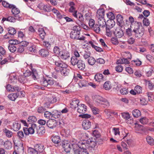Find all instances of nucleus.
<instances>
[{
  "label": "nucleus",
  "mask_w": 154,
  "mask_h": 154,
  "mask_svg": "<svg viewBox=\"0 0 154 154\" xmlns=\"http://www.w3.org/2000/svg\"><path fill=\"white\" fill-rule=\"evenodd\" d=\"M30 68L31 71L27 70L24 73L23 75H19L18 77L19 81L21 83H23L26 80V77L31 76L34 80H37L39 78L36 69L33 68L32 64H30Z\"/></svg>",
  "instance_id": "obj_1"
},
{
  "label": "nucleus",
  "mask_w": 154,
  "mask_h": 154,
  "mask_svg": "<svg viewBox=\"0 0 154 154\" xmlns=\"http://www.w3.org/2000/svg\"><path fill=\"white\" fill-rule=\"evenodd\" d=\"M130 27L133 29V32L135 33L134 35L136 37L140 38L143 35L144 29L141 23L135 22L131 24Z\"/></svg>",
  "instance_id": "obj_2"
},
{
  "label": "nucleus",
  "mask_w": 154,
  "mask_h": 154,
  "mask_svg": "<svg viewBox=\"0 0 154 154\" xmlns=\"http://www.w3.org/2000/svg\"><path fill=\"white\" fill-rule=\"evenodd\" d=\"M95 100L96 103L99 104H104L106 107L109 106V103L105 98L99 95H96L94 96Z\"/></svg>",
  "instance_id": "obj_3"
},
{
  "label": "nucleus",
  "mask_w": 154,
  "mask_h": 154,
  "mask_svg": "<svg viewBox=\"0 0 154 154\" xmlns=\"http://www.w3.org/2000/svg\"><path fill=\"white\" fill-rule=\"evenodd\" d=\"M70 145V143L68 141L65 140L62 142L61 145L65 151L68 153L69 152L71 149V146H72Z\"/></svg>",
  "instance_id": "obj_4"
},
{
  "label": "nucleus",
  "mask_w": 154,
  "mask_h": 154,
  "mask_svg": "<svg viewBox=\"0 0 154 154\" xmlns=\"http://www.w3.org/2000/svg\"><path fill=\"white\" fill-rule=\"evenodd\" d=\"M72 146L74 149V147L75 146L76 147H77V146L79 147L81 149H86L88 148L90 146L89 143H88L86 141H81L78 145L74 144V145H72Z\"/></svg>",
  "instance_id": "obj_5"
},
{
  "label": "nucleus",
  "mask_w": 154,
  "mask_h": 154,
  "mask_svg": "<svg viewBox=\"0 0 154 154\" xmlns=\"http://www.w3.org/2000/svg\"><path fill=\"white\" fill-rule=\"evenodd\" d=\"M59 56L62 59L66 60L70 57V54L66 50H62L60 52Z\"/></svg>",
  "instance_id": "obj_6"
},
{
  "label": "nucleus",
  "mask_w": 154,
  "mask_h": 154,
  "mask_svg": "<svg viewBox=\"0 0 154 154\" xmlns=\"http://www.w3.org/2000/svg\"><path fill=\"white\" fill-rule=\"evenodd\" d=\"M46 125L50 128L53 129L57 126V122L55 119H49L47 122Z\"/></svg>",
  "instance_id": "obj_7"
},
{
  "label": "nucleus",
  "mask_w": 154,
  "mask_h": 154,
  "mask_svg": "<svg viewBox=\"0 0 154 154\" xmlns=\"http://www.w3.org/2000/svg\"><path fill=\"white\" fill-rule=\"evenodd\" d=\"M41 10H43L45 11L49 12L51 11L50 7L48 6L44 3L41 2H40L37 6Z\"/></svg>",
  "instance_id": "obj_8"
},
{
  "label": "nucleus",
  "mask_w": 154,
  "mask_h": 154,
  "mask_svg": "<svg viewBox=\"0 0 154 154\" xmlns=\"http://www.w3.org/2000/svg\"><path fill=\"white\" fill-rule=\"evenodd\" d=\"M15 151L14 152L13 154H18L19 152L23 151L24 148L23 144H20L19 145H16L14 147Z\"/></svg>",
  "instance_id": "obj_9"
},
{
  "label": "nucleus",
  "mask_w": 154,
  "mask_h": 154,
  "mask_svg": "<svg viewBox=\"0 0 154 154\" xmlns=\"http://www.w3.org/2000/svg\"><path fill=\"white\" fill-rule=\"evenodd\" d=\"M114 33L117 37L119 38L122 37L124 35L123 31L120 27L116 28Z\"/></svg>",
  "instance_id": "obj_10"
},
{
  "label": "nucleus",
  "mask_w": 154,
  "mask_h": 154,
  "mask_svg": "<svg viewBox=\"0 0 154 154\" xmlns=\"http://www.w3.org/2000/svg\"><path fill=\"white\" fill-rule=\"evenodd\" d=\"M91 123L88 120H84L82 122V126L85 130L89 129L91 127Z\"/></svg>",
  "instance_id": "obj_11"
},
{
  "label": "nucleus",
  "mask_w": 154,
  "mask_h": 154,
  "mask_svg": "<svg viewBox=\"0 0 154 154\" xmlns=\"http://www.w3.org/2000/svg\"><path fill=\"white\" fill-rule=\"evenodd\" d=\"M77 111L80 113H85L87 110V106L84 104L79 105L78 106Z\"/></svg>",
  "instance_id": "obj_12"
},
{
  "label": "nucleus",
  "mask_w": 154,
  "mask_h": 154,
  "mask_svg": "<svg viewBox=\"0 0 154 154\" xmlns=\"http://www.w3.org/2000/svg\"><path fill=\"white\" fill-rule=\"evenodd\" d=\"M21 128V124L17 121L14 122L11 126V128L14 131H18Z\"/></svg>",
  "instance_id": "obj_13"
},
{
  "label": "nucleus",
  "mask_w": 154,
  "mask_h": 154,
  "mask_svg": "<svg viewBox=\"0 0 154 154\" xmlns=\"http://www.w3.org/2000/svg\"><path fill=\"white\" fill-rule=\"evenodd\" d=\"M131 58V55H130V57L126 58H123L118 60L117 61L118 64H128L129 63V61Z\"/></svg>",
  "instance_id": "obj_14"
},
{
  "label": "nucleus",
  "mask_w": 154,
  "mask_h": 154,
  "mask_svg": "<svg viewBox=\"0 0 154 154\" xmlns=\"http://www.w3.org/2000/svg\"><path fill=\"white\" fill-rule=\"evenodd\" d=\"M79 103V100L74 98L70 103V107L73 109H75L78 106Z\"/></svg>",
  "instance_id": "obj_15"
},
{
  "label": "nucleus",
  "mask_w": 154,
  "mask_h": 154,
  "mask_svg": "<svg viewBox=\"0 0 154 154\" xmlns=\"http://www.w3.org/2000/svg\"><path fill=\"white\" fill-rule=\"evenodd\" d=\"M77 11H75V13H72V15L75 17L77 18L82 23L84 21V18L82 14L80 13L77 14Z\"/></svg>",
  "instance_id": "obj_16"
},
{
  "label": "nucleus",
  "mask_w": 154,
  "mask_h": 154,
  "mask_svg": "<svg viewBox=\"0 0 154 154\" xmlns=\"http://www.w3.org/2000/svg\"><path fill=\"white\" fill-rule=\"evenodd\" d=\"M23 130L25 134L26 135H29V134H33L35 132V130L30 126L29 128H24Z\"/></svg>",
  "instance_id": "obj_17"
},
{
  "label": "nucleus",
  "mask_w": 154,
  "mask_h": 154,
  "mask_svg": "<svg viewBox=\"0 0 154 154\" xmlns=\"http://www.w3.org/2000/svg\"><path fill=\"white\" fill-rule=\"evenodd\" d=\"M45 132V130L44 127L40 125L38 126L36 133L38 135L42 136L44 135Z\"/></svg>",
  "instance_id": "obj_18"
},
{
  "label": "nucleus",
  "mask_w": 154,
  "mask_h": 154,
  "mask_svg": "<svg viewBox=\"0 0 154 154\" xmlns=\"http://www.w3.org/2000/svg\"><path fill=\"white\" fill-rule=\"evenodd\" d=\"M34 148H35L38 153L43 152L45 149L44 145L40 144H36Z\"/></svg>",
  "instance_id": "obj_19"
},
{
  "label": "nucleus",
  "mask_w": 154,
  "mask_h": 154,
  "mask_svg": "<svg viewBox=\"0 0 154 154\" xmlns=\"http://www.w3.org/2000/svg\"><path fill=\"white\" fill-rule=\"evenodd\" d=\"M98 23L101 28L105 27L106 24V22L103 17H99L98 19Z\"/></svg>",
  "instance_id": "obj_20"
},
{
  "label": "nucleus",
  "mask_w": 154,
  "mask_h": 154,
  "mask_svg": "<svg viewBox=\"0 0 154 154\" xmlns=\"http://www.w3.org/2000/svg\"><path fill=\"white\" fill-rule=\"evenodd\" d=\"M39 54L42 57H45L48 56L49 52L48 50L42 49L39 51Z\"/></svg>",
  "instance_id": "obj_21"
},
{
  "label": "nucleus",
  "mask_w": 154,
  "mask_h": 154,
  "mask_svg": "<svg viewBox=\"0 0 154 154\" xmlns=\"http://www.w3.org/2000/svg\"><path fill=\"white\" fill-rule=\"evenodd\" d=\"M51 138L53 142L55 144H58V145L61 141L60 137L58 136L53 135Z\"/></svg>",
  "instance_id": "obj_22"
},
{
  "label": "nucleus",
  "mask_w": 154,
  "mask_h": 154,
  "mask_svg": "<svg viewBox=\"0 0 154 154\" xmlns=\"http://www.w3.org/2000/svg\"><path fill=\"white\" fill-rule=\"evenodd\" d=\"M78 68L80 70H83L85 68V64L84 62L82 60H79V61L77 63Z\"/></svg>",
  "instance_id": "obj_23"
},
{
  "label": "nucleus",
  "mask_w": 154,
  "mask_h": 154,
  "mask_svg": "<svg viewBox=\"0 0 154 154\" xmlns=\"http://www.w3.org/2000/svg\"><path fill=\"white\" fill-rule=\"evenodd\" d=\"M8 34H7L4 36V38H8V37L7 36L8 35L10 34L11 35H13L15 34L16 33V30L14 28L12 27H10L9 28L8 30Z\"/></svg>",
  "instance_id": "obj_24"
},
{
  "label": "nucleus",
  "mask_w": 154,
  "mask_h": 154,
  "mask_svg": "<svg viewBox=\"0 0 154 154\" xmlns=\"http://www.w3.org/2000/svg\"><path fill=\"white\" fill-rule=\"evenodd\" d=\"M115 24V22L113 20H109L106 23V27L112 28L114 26Z\"/></svg>",
  "instance_id": "obj_25"
},
{
  "label": "nucleus",
  "mask_w": 154,
  "mask_h": 154,
  "mask_svg": "<svg viewBox=\"0 0 154 154\" xmlns=\"http://www.w3.org/2000/svg\"><path fill=\"white\" fill-rule=\"evenodd\" d=\"M69 5L70 6L69 9V11L70 13H75V11H77L75 10V4L73 2H70L69 4Z\"/></svg>",
  "instance_id": "obj_26"
},
{
  "label": "nucleus",
  "mask_w": 154,
  "mask_h": 154,
  "mask_svg": "<svg viewBox=\"0 0 154 154\" xmlns=\"http://www.w3.org/2000/svg\"><path fill=\"white\" fill-rule=\"evenodd\" d=\"M55 64L57 66L61 68L67 67V65L66 64L60 60L57 61V62L55 63Z\"/></svg>",
  "instance_id": "obj_27"
},
{
  "label": "nucleus",
  "mask_w": 154,
  "mask_h": 154,
  "mask_svg": "<svg viewBox=\"0 0 154 154\" xmlns=\"http://www.w3.org/2000/svg\"><path fill=\"white\" fill-rule=\"evenodd\" d=\"M116 18L118 22V24L120 26H122L123 19V17L121 15L118 14L117 15Z\"/></svg>",
  "instance_id": "obj_28"
},
{
  "label": "nucleus",
  "mask_w": 154,
  "mask_h": 154,
  "mask_svg": "<svg viewBox=\"0 0 154 154\" xmlns=\"http://www.w3.org/2000/svg\"><path fill=\"white\" fill-rule=\"evenodd\" d=\"M19 95V93H11L9 94L8 96V98L12 101H15Z\"/></svg>",
  "instance_id": "obj_29"
},
{
  "label": "nucleus",
  "mask_w": 154,
  "mask_h": 154,
  "mask_svg": "<svg viewBox=\"0 0 154 154\" xmlns=\"http://www.w3.org/2000/svg\"><path fill=\"white\" fill-rule=\"evenodd\" d=\"M37 121L36 117L34 116H30L27 119V122L29 124L34 123Z\"/></svg>",
  "instance_id": "obj_30"
},
{
  "label": "nucleus",
  "mask_w": 154,
  "mask_h": 154,
  "mask_svg": "<svg viewBox=\"0 0 154 154\" xmlns=\"http://www.w3.org/2000/svg\"><path fill=\"white\" fill-rule=\"evenodd\" d=\"M104 9H99L97 11V16L98 18L103 17L104 15Z\"/></svg>",
  "instance_id": "obj_31"
},
{
  "label": "nucleus",
  "mask_w": 154,
  "mask_h": 154,
  "mask_svg": "<svg viewBox=\"0 0 154 154\" xmlns=\"http://www.w3.org/2000/svg\"><path fill=\"white\" fill-rule=\"evenodd\" d=\"M11 8V12L15 15H17L20 13V11L19 9L16 8V7L14 5L13 6H12Z\"/></svg>",
  "instance_id": "obj_32"
},
{
  "label": "nucleus",
  "mask_w": 154,
  "mask_h": 154,
  "mask_svg": "<svg viewBox=\"0 0 154 154\" xmlns=\"http://www.w3.org/2000/svg\"><path fill=\"white\" fill-rule=\"evenodd\" d=\"M61 73L64 76L68 75L69 73V70L66 68V67L63 68L61 70Z\"/></svg>",
  "instance_id": "obj_33"
},
{
  "label": "nucleus",
  "mask_w": 154,
  "mask_h": 154,
  "mask_svg": "<svg viewBox=\"0 0 154 154\" xmlns=\"http://www.w3.org/2000/svg\"><path fill=\"white\" fill-rule=\"evenodd\" d=\"M3 132L5 133L6 136L8 137H11L13 135V132L5 128L3 129Z\"/></svg>",
  "instance_id": "obj_34"
},
{
  "label": "nucleus",
  "mask_w": 154,
  "mask_h": 154,
  "mask_svg": "<svg viewBox=\"0 0 154 154\" xmlns=\"http://www.w3.org/2000/svg\"><path fill=\"white\" fill-rule=\"evenodd\" d=\"M132 113L133 116L135 118L138 117L141 114L140 112L138 109L134 110L132 112Z\"/></svg>",
  "instance_id": "obj_35"
},
{
  "label": "nucleus",
  "mask_w": 154,
  "mask_h": 154,
  "mask_svg": "<svg viewBox=\"0 0 154 154\" xmlns=\"http://www.w3.org/2000/svg\"><path fill=\"white\" fill-rule=\"evenodd\" d=\"M103 78V75L102 74L97 73L95 76L94 79L98 82H100Z\"/></svg>",
  "instance_id": "obj_36"
},
{
  "label": "nucleus",
  "mask_w": 154,
  "mask_h": 154,
  "mask_svg": "<svg viewBox=\"0 0 154 154\" xmlns=\"http://www.w3.org/2000/svg\"><path fill=\"white\" fill-rule=\"evenodd\" d=\"M4 145L5 148L8 149H11L12 147V143L11 141L8 140L4 142Z\"/></svg>",
  "instance_id": "obj_37"
},
{
  "label": "nucleus",
  "mask_w": 154,
  "mask_h": 154,
  "mask_svg": "<svg viewBox=\"0 0 154 154\" xmlns=\"http://www.w3.org/2000/svg\"><path fill=\"white\" fill-rule=\"evenodd\" d=\"M135 129L136 130L139 131L140 132H145V128L143 127L141 125H136Z\"/></svg>",
  "instance_id": "obj_38"
},
{
  "label": "nucleus",
  "mask_w": 154,
  "mask_h": 154,
  "mask_svg": "<svg viewBox=\"0 0 154 154\" xmlns=\"http://www.w3.org/2000/svg\"><path fill=\"white\" fill-rule=\"evenodd\" d=\"M80 32H71L70 33V37L72 39H75L79 35Z\"/></svg>",
  "instance_id": "obj_39"
},
{
  "label": "nucleus",
  "mask_w": 154,
  "mask_h": 154,
  "mask_svg": "<svg viewBox=\"0 0 154 154\" xmlns=\"http://www.w3.org/2000/svg\"><path fill=\"white\" fill-rule=\"evenodd\" d=\"M15 17L9 16L8 17V21L11 22H14L16 20H20V17L19 16H14Z\"/></svg>",
  "instance_id": "obj_40"
},
{
  "label": "nucleus",
  "mask_w": 154,
  "mask_h": 154,
  "mask_svg": "<svg viewBox=\"0 0 154 154\" xmlns=\"http://www.w3.org/2000/svg\"><path fill=\"white\" fill-rule=\"evenodd\" d=\"M79 61L77 59V58L75 56H72L71 59V63L72 64L73 66L76 65L77 63Z\"/></svg>",
  "instance_id": "obj_41"
},
{
  "label": "nucleus",
  "mask_w": 154,
  "mask_h": 154,
  "mask_svg": "<svg viewBox=\"0 0 154 154\" xmlns=\"http://www.w3.org/2000/svg\"><path fill=\"white\" fill-rule=\"evenodd\" d=\"M96 62V60L92 57H89L88 60V64L92 66L94 65Z\"/></svg>",
  "instance_id": "obj_42"
},
{
  "label": "nucleus",
  "mask_w": 154,
  "mask_h": 154,
  "mask_svg": "<svg viewBox=\"0 0 154 154\" xmlns=\"http://www.w3.org/2000/svg\"><path fill=\"white\" fill-rule=\"evenodd\" d=\"M48 101L49 103H53L57 101V99L56 97L54 96H51L47 98Z\"/></svg>",
  "instance_id": "obj_43"
},
{
  "label": "nucleus",
  "mask_w": 154,
  "mask_h": 154,
  "mask_svg": "<svg viewBox=\"0 0 154 154\" xmlns=\"http://www.w3.org/2000/svg\"><path fill=\"white\" fill-rule=\"evenodd\" d=\"M44 115L45 117L47 119H51L54 117L52 113L48 111L45 112Z\"/></svg>",
  "instance_id": "obj_44"
},
{
  "label": "nucleus",
  "mask_w": 154,
  "mask_h": 154,
  "mask_svg": "<svg viewBox=\"0 0 154 154\" xmlns=\"http://www.w3.org/2000/svg\"><path fill=\"white\" fill-rule=\"evenodd\" d=\"M28 152L29 154H38L35 148L29 147L28 149Z\"/></svg>",
  "instance_id": "obj_45"
},
{
  "label": "nucleus",
  "mask_w": 154,
  "mask_h": 154,
  "mask_svg": "<svg viewBox=\"0 0 154 154\" xmlns=\"http://www.w3.org/2000/svg\"><path fill=\"white\" fill-rule=\"evenodd\" d=\"M111 82L109 81H106L104 84V88L106 90H110L111 88Z\"/></svg>",
  "instance_id": "obj_46"
},
{
  "label": "nucleus",
  "mask_w": 154,
  "mask_h": 154,
  "mask_svg": "<svg viewBox=\"0 0 154 154\" xmlns=\"http://www.w3.org/2000/svg\"><path fill=\"white\" fill-rule=\"evenodd\" d=\"M89 43L91 44V47L93 48H94L98 52H101L103 51V49L102 48L96 46L92 42H90Z\"/></svg>",
  "instance_id": "obj_47"
},
{
  "label": "nucleus",
  "mask_w": 154,
  "mask_h": 154,
  "mask_svg": "<svg viewBox=\"0 0 154 154\" xmlns=\"http://www.w3.org/2000/svg\"><path fill=\"white\" fill-rule=\"evenodd\" d=\"M76 154H89L88 151L86 149H82L80 150H76Z\"/></svg>",
  "instance_id": "obj_48"
},
{
  "label": "nucleus",
  "mask_w": 154,
  "mask_h": 154,
  "mask_svg": "<svg viewBox=\"0 0 154 154\" xmlns=\"http://www.w3.org/2000/svg\"><path fill=\"white\" fill-rule=\"evenodd\" d=\"M58 57L56 55L52 56L50 58V60L51 63L52 64L54 63L57 61V60L58 59Z\"/></svg>",
  "instance_id": "obj_49"
},
{
  "label": "nucleus",
  "mask_w": 154,
  "mask_h": 154,
  "mask_svg": "<svg viewBox=\"0 0 154 154\" xmlns=\"http://www.w3.org/2000/svg\"><path fill=\"white\" fill-rule=\"evenodd\" d=\"M146 139L147 143L151 145L154 144V140L151 137L147 136L146 138Z\"/></svg>",
  "instance_id": "obj_50"
},
{
  "label": "nucleus",
  "mask_w": 154,
  "mask_h": 154,
  "mask_svg": "<svg viewBox=\"0 0 154 154\" xmlns=\"http://www.w3.org/2000/svg\"><path fill=\"white\" fill-rule=\"evenodd\" d=\"M98 24H95L92 28L97 33L100 32L101 29Z\"/></svg>",
  "instance_id": "obj_51"
},
{
  "label": "nucleus",
  "mask_w": 154,
  "mask_h": 154,
  "mask_svg": "<svg viewBox=\"0 0 154 154\" xmlns=\"http://www.w3.org/2000/svg\"><path fill=\"white\" fill-rule=\"evenodd\" d=\"M121 114L122 117L126 120H128L130 118V114L128 112H123Z\"/></svg>",
  "instance_id": "obj_52"
},
{
  "label": "nucleus",
  "mask_w": 154,
  "mask_h": 154,
  "mask_svg": "<svg viewBox=\"0 0 154 154\" xmlns=\"http://www.w3.org/2000/svg\"><path fill=\"white\" fill-rule=\"evenodd\" d=\"M2 5L4 7L9 8H11L12 6H13V5L10 4L5 1H2Z\"/></svg>",
  "instance_id": "obj_53"
},
{
  "label": "nucleus",
  "mask_w": 154,
  "mask_h": 154,
  "mask_svg": "<svg viewBox=\"0 0 154 154\" xmlns=\"http://www.w3.org/2000/svg\"><path fill=\"white\" fill-rule=\"evenodd\" d=\"M8 48L9 51L12 53L14 52L17 50L16 47L13 45H9Z\"/></svg>",
  "instance_id": "obj_54"
},
{
  "label": "nucleus",
  "mask_w": 154,
  "mask_h": 154,
  "mask_svg": "<svg viewBox=\"0 0 154 154\" xmlns=\"http://www.w3.org/2000/svg\"><path fill=\"white\" fill-rule=\"evenodd\" d=\"M17 136L21 140L24 138V135L23 131H20L17 132Z\"/></svg>",
  "instance_id": "obj_55"
},
{
  "label": "nucleus",
  "mask_w": 154,
  "mask_h": 154,
  "mask_svg": "<svg viewBox=\"0 0 154 154\" xmlns=\"http://www.w3.org/2000/svg\"><path fill=\"white\" fill-rule=\"evenodd\" d=\"M9 43L10 44V45H15L18 44L19 43H20V42L19 41H18L17 40L12 39L9 40Z\"/></svg>",
  "instance_id": "obj_56"
},
{
  "label": "nucleus",
  "mask_w": 154,
  "mask_h": 154,
  "mask_svg": "<svg viewBox=\"0 0 154 154\" xmlns=\"http://www.w3.org/2000/svg\"><path fill=\"white\" fill-rule=\"evenodd\" d=\"M78 37L76 38L75 40H78L80 41H82L85 42L86 41H85V37L84 36L82 35H81L80 33L79 34V35H78Z\"/></svg>",
  "instance_id": "obj_57"
},
{
  "label": "nucleus",
  "mask_w": 154,
  "mask_h": 154,
  "mask_svg": "<svg viewBox=\"0 0 154 154\" xmlns=\"http://www.w3.org/2000/svg\"><path fill=\"white\" fill-rule=\"evenodd\" d=\"M91 54V53L89 51H85L83 55L84 58L85 59L89 58V57H90Z\"/></svg>",
  "instance_id": "obj_58"
},
{
  "label": "nucleus",
  "mask_w": 154,
  "mask_h": 154,
  "mask_svg": "<svg viewBox=\"0 0 154 154\" xmlns=\"http://www.w3.org/2000/svg\"><path fill=\"white\" fill-rule=\"evenodd\" d=\"M120 93L122 95H126L128 93V90L126 88H123L120 90Z\"/></svg>",
  "instance_id": "obj_59"
},
{
  "label": "nucleus",
  "mask_w": 154,
  "mask_h": 154,
  "mask_svg": "<svg viewBox=\"0 0 154 154\" xmlns=\"http://www.w3.org/2000/svg\"><path fill=\"white\" fill-rule=\"evenodd\" d=\"M41 84L43 86L47 87L48 86V79L43 78L40 81Z\"/></svg>",
  "instance_id": "obj_60"
},
{
  "label": "nucleus",
  "mask_w": 154,
  "mask_h": 154,
  "mask_svg": "<svg viewBox=\"0 0 154 154\" xmlns=\"http://www.w3.org/2000/svg\"><path fill=\"white\" fill-rule=\"evenodd\" d=\"M134 91L137 93L139 94L142 92V88L140 86L137 85L134 88Z\"/></svg>",
  "instance_id": "obj_61"
},
{
  "label": "nucleus",
  "mask_w": 154,
  "mask_h": 154,
  "mask_svg": "<svg viewBox=\"0 0 154 154\" xmlns=\"http://www.w3.org/2000/svg\"><path fill=\"white\" fill-rule=\"evenodd\" d=\"M54 52V54H58V55L60 54V49L59 47L58 46H55L53 49Z\"/></svg>",
  "instance_id": "obj_62"
},
{
  "label": "nucleus",
  "mask_w": 154,
  "mask_h": 154,
  "mask_svg": "<svg viewBox=\"0 0 154 154\" xmlns=\"http://www.w3.org/2000/svg\"><path fill=\"white\" fill-rule=\"evenodd\" d=\"M106 35L108 37L111 36L112 32L110 30L111 28H106Z\"/></svg>",
  "instance_id": "obj_63"
},
{
  "label": "nucleus",
  "mask_w": 154,
  "mask_h": 154,
  "mask_svg": "<svg viewBox=\"0 0 154 154\" xmlns=\"http://www.w3.org/2000/svg\"><path fill=\"white\" fill-rule=\"evenodd\" d=\"M139 121L141 124H146L148 122V119L146 117L140 119Z\"/></svg>",
  "instance_id": "obj_64"
}]
</instances>
